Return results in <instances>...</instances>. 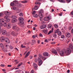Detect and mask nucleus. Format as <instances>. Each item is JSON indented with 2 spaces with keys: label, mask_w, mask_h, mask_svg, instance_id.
<instances>
[{
  "label": "nucleus",
  "mask_w": 73,
  "mask_h": 73,
  "mask_svg": "<svg viewBox=\"0 0 73 73\" xmlns=\"http://www.w3.org/2000/svg\"><path fill=\"white\" fill-rule=\"evenodd\" d=\"M19 21H20V23H19V24L20 25V26L21 27H23L24 26V23L23 21L24 20V18L22 17H20L19 18Z\"/></svg>",
  "instance_id": "f03ea898"
},
{
  "label": "nucleus",
  "mask_w": 73,
  "mask_h": 73,
  "mask_svg": "<svg viewBox=\"0 0 73 73\" xmlns=\"http://www.w3.org/2000/svg\"><path fill=\"white\" fill-rule=\"evenodd\" d=\"M10 5L11 6H13V7H15L16 6V5H17V4L14 3L12 2L11 3Z\"/></svg>",
  "instance_id": "ddd939ff"
},
{
  "label": "nucleus",
  "mask_w": 73,
  "mask_h": 73,
  "mask_svg": "<svg viewBox=\"0 0 73 73\" xmlns=\"http://www.w3.org/2000/svg\"><path fill=\"white\" fill-rule=\"evenodd\" d=\"M13 10H18V8H17L16 7H14L13 8Z\"/></svg>",
  "instance_id": "7c9ffc66"
},
{
  "label": "nucleus",
  "mask_w": 73,
  "mask_h": 73,
  "mask_svg": "<svg viewBox=\"0 0 73 73\" xmlns=\"http://www.w3.org/2000/svg\"><path fill=\"white\" fill-rule=\"evenodd\" d=\"M37 61L38 62V65L39 66H41V64H42V63L41 60L40 59V58H37Z\"/></svg>",
  "instance_id": "20e7f679"
},
{
  "label": "nucleus",
  "mask_w": 73,
  "mask_h": 73,
  "mask_svg": "<svg viewBox=\"0 0 73 73\" xmlns=\"http://www.w3.org/2000/svg\"><path fill=\"white\" fill-rule=\"evenodd\" d=\"M6 22H8L10 21V19H7L5 20Z\"/></svg>",
  "instance_id": "473e14b6"
},
{
  "label": "nucleus",
  "mask_w": 73,
  "mask_h": 73,
  "mask_svg": "<svg viewBox=\"0 0 73 73\" xmlns=\"http://www.w3.org/2000/svg\"><path fill=\"white\" fill-rule=\"evenodd\" d=\"M13 29H14L15 31L17 32H18L20 30V28L16 26H13Z\"/></svg>",
  "instance_id": "7ed1b4c3"
},
{
  "label": "nucleus",
  "mask_w": 73,
  "mask_h": 73,
  "mask_svg": "<svg viewBox=\"0 0 73 73\" xmlns=\"http://www.w3.org/2000/svg\"><path fill=\"white\" fill-rule=\"evenodd\" d=\"M38 8V6H35L34 7V10H37Z\"/></svg>",
  "instance_id": "393cba45"
},
{
  "label": "nucleus",
  "mask_w": 73,
  "mask_h": 73,
  "mask_svg": "<svg viewBox=\"0 0 73 73\" xmlns=\"http://www.w3.org/2000/svg\"><path fill=\"white\" fill-rule=\"evenodd\" d=\"M55 44V42H51V44Z\"/></svg>",
  "instance_id": "a18cd8bd"
},
{
  "label": "nucleus",
  "mask_w": 73,
  "mask_h": 73,
  "mask_svg": "<svg viewBox=\"0 0 73 73\" xmlns=\"http://www.w3.org/2000/svg\"><path fill=\"white\" fill-rule=\"evenodd\" d=\"M30 52H27V54H26V56H25V58H26L28 57L29 56V55H30Z\"/></svg>",
  "instance_id": "2eb2a0df"
},
{
  "label": "nucleus",
  "mask_w": 73,
  "mask_h": 73,
  "mask_svg": "<svg viewBox=\"0 0 73 73\" xmlns=\"http://www.w3.org/2000/svg\"><path fill=\"white\" fill-rule=\"evenodd\" d=\"M39 36H40L41 37H42L43 36V35H42V34L40 33L39 34Z\"/></svg>",
  "instance_id": "de8ad7c7"
},
{
  "label": "nucleus",
  "mask_w": 73,
  "mask_h": 73,
  "mask_svg": "<svg viewBox=\"0 0 73 73\" xmlns=\"http://www.w3.org/2000/svg\"><path fill=\"white\" fill-rule=\"evenodd\" d=\"M19 15L20 16H23V14L22 13H21L19 14Z\"/></svg>",
  "instance_id": "13d9d810"
},
{
  "label": "nucleus",
  "mask_w": 73,
  "mask_h": 73,
  "mask_svg": "<svg viewBox=\"0 0 73 73\" xmlns=\"http://www.w3.org/2000/svg\"><path fill=\"white\" fill-rule=\"evenodd\" d=\"M33 68H37V65L35 63H33Z\"/></svg>",
  "instance_id": "4468645a"
},
{
  "label": "nucleus",
  "mask_w": 73,
  "mask_h": 73,
  "mask_svg": "<svg viewBox=\"0 0 73 73\" xmlns=\"http://www.w3.org/2000/svg\"><path fill=\"white\" fill-rule=\"evenodd\" d=\"M23 2H24V3H27V2H28V1L26 0H25Z\"/></svg>",
  "instance_id": "603ef678"
},
{
  "label": "nucleus",
  "mask_w": 73,
  "mask_h": 73,
  "mask_svg": "<svg viewBox=\"0 0 73 73\" xmlns=\"http://www.w3.org/2000/svg\"><path fill=\"white\" fill-rule=\"evenodd\" d=\"M43 13V10H42V9H41L39 11V14H41L42 13Z\"/></svg>",
  "instance_id": "a211bd4d"
},
{
  "label": "nucleus",
  "mask_w": 73,
  "mask_h": 73,
  "mask_svg": "<svg viewBox=\"0 0 73 73\" xmlns=\"http://www.w3.org/2000/svg\"><path fill=\"white\" fill-rule=\"evenodd\" d=\"M11 18L13 19H15L16 18H17V17L15 15H13L11 17Z\"/></svg>",
  "instance_id": "b1692460"
},
{
  "label": "nucleus",
  "mask_w": 73,
  "mask_h": 73,
  "mask_svg": "<svg viewBox=\"0 0 73 73\" xmlns=\"http://www.w3.org/2000/svg\"><path fill=\"white\" fill-rule=\"evenodd\" d=\"M43 20L44 21H46V17H45L44 19H43Z\"/></svg>",
  "instance_id": "338daca9"
},
{
  "label": "nucleus",
  "mask_w": 73,
  "mask_h": 73,
  "mask_svg": "<svg viewBox=\"0 0 73 73\" xmlns=\"http://www.w3.org/2000/svg\"><path fill=\"white\" fill-rule=\"evenodd\" d=\"M38 16L39 18H42L43 17V15L41 14H38Z\"/></svg>",
  "instance_id": "4be33fe9"
},
{
  "label": "nucleus",
  "mask_w": 73,
  "mask_h": 73,
  "mask_svg": "<svg viewBox=\"0 0 73 73\" xmlns=\"http://www.w3.org/2000/svg\"><path fill=\"white\" fill-rule=\"evenodd\" d=\"M11 35L13 36H16L17 35L16 33L14 31L11 32Z\"/></svg>",
  "instance_id": "0eeeda50"
},
{
  "label": "nucleus",
  "mask_w": 73,
  "mask_h": 73,
  "mask_svg": "<svg viewBox=\"0 0 73 73\" xmlns=\"http://www.w3.org/2000/svg\"><path fill=\"white\" fill-rule=\"evenodd\" d=\"M21 47L22 48H25V46H23V45H21Z\"/></svg>",
  "instance_id": "5fc2aeb1"
},
{
  "label": "nucleus",
  "mask_w": 73,
  "mask_h": 73,
  "mask_svg": "<svg viewBox=\"0 0 73 73\" xmlns=\"http://www.w3.org/2000/svg\"><path fill=\"white\" fill-rule=\"evenodd\" d=\"M2 15H3V13H0V17H2Z\"/></svg>",
  "instance_id": "052dcab7"
},
{
  "label": "nucleus",
  "mask_w": 73,
  "mask_h": 73,
  "mask_svg": "<svg viewBox=\"0 0 73 73\" xmlns=\"http://www.w3.org/2000/svg\"><path fill=\"white\" fill-rule=\"evenodd\" d=\"M3 26V24L1 23H0V27H2Z\"/></svg>",
  "instance_id": "69168bd1"
},
{
  "label": "nucleus",
  "mask_w": 73,
  "mask_h": 73,
  "mask_svg": "<svg viewBox=\"0 0 73 73\" xmlns=\"http://www.w3.org/2000/svg\"><path fill=\"white\" fill-rule=\"evenodd\" d=\"M8 29H9L10 28V27H11V24L10 23L8 24V25L7 26Z\"/></svg>",
  "instance_id": "cd10ccee"
},
{
  "label": "nucleus",
  "mask_w": 73,
  "mask_h": 73,
  "mask_svg": "<svg viewBox=\"0 0 73 73\" xmlns=\"http://www.w3.org/2000/svg\"><path fill=\"white\" fill-rule=\"evenodd\" d=\"M48 56H49L48 53L46 52V58H48Z\"/></svg>",
  "instance_id": "a878e982"
},
{
  "label": "nucleus",
  "mask_w": 73,
  "mask_h": 73,
  "mask_svg": "<svg viewBox=\"0 0 73 73\" xmlns=\"http://www.w3.org/2000/svg\"><path fill=\"white\" fill-rule=\"evenodd\" d=\"M32 37L33 39H35L36 38V36L33 35V36Z\"/></svg>",
  "instance_id": "6e6d98bb"
},
{
  "label": "nucleus",
  "mask_w": 73,
  "mask_h": 73,
  "mask_svg": "<svg viewBox=\"0 0 73 73\" xmlns=\"http://www.w3.org/2000/svg\"><path fill=\"white\" fill-rule=\"evenodd\" d=\"M60 31H59V29H58L56 30V31H55V33H57L58 32H59Z\"/></svg>",
  "instance_id": "a19ab883"
},
{
  "label": "nucleus",
  "mask_w": 73,
  "mask_h": 73,
  "mask_svg": "<svg viewBox=\"0 0 73 73\" xmlns=\"http://www.w3.org/2000/svg\"><path fill=\"white\" fill-rule=\"evenodd\" d=\"M6 33H7L6 31L5 30H3L2 32V33L3 35H5L6 34Z\"/></svg>",
  "instance_id": "dca6fc26"
},
{
  "label": "nucleus",
  "mask_w": 73,
  "mask_h": 73,
  "mask_svg": "<svg viewBox=\"0 0 73 73\" xmlns=\"http://www.w3.org/2000/svg\"><path fill=\"white\" fill-rule=\"evenodd\" d=\"M5 20L3 19H0V23H3L4 22Z\"/></svg>",
  "instance_id": "aec40b11"
},
{
  "label": "nucleus",
  "mask_w": 73,
  "mask_h": 73,
  "mask_svg": "<svg viewBox=\"0 0 73 73\" xmlns=\"http://www.w3.org/2000/svg\"><path fill=\"white\" fill-rule=\"evenodd\" d=\"M66 36L67 37L69 38L70 37V33H66Z\"/></svg>",
  "instance_id": "9d476101"
},
{
  "label": "nucleus",
  "mask_w": 73,
  "mask_h": 73,
  "mask_svg": "<svg viewBox=\"0 0 73 73\" xmlns=\"http://www.w3.org/2000/svg\"><path fill=\"white\" fill-rule=\"evenodd\" d=\"M34 73V71H33V70H32L31 71V73Z\"/></svg>",
  "instance_id": "e2e57ef3"
},
{
  "label": "nucleus",
  "mask_w": 73,
  "mask_h": 73,
  "mask_svg": "<svg viewBox=\"0 0 73 73\" xmlns=\"http://www.w3.org/2000/svg\"><path fill=\"white\" fill-rule=\"evenodd\" d=\"M3 25H4V27H6V26H7V23H4Z\"/></svg>",
  "instance_id": "49530a36"
},
{
  "label": "nucleus",
  "mask_w": 73,
  "mask_h": 73,
  "mask_svg": "<svg viewBox=\"0 0 73 73\" xmlns=\"http://www.w3.org/2000/svg\"><path fill=\"white\" fill-rule=\"evenodd\" d=\"M35 4H40V2H36L35 3Z\"/></svg>",
  "instance_id": "c03bdc74"
},
{
  "label": "nucleus",
  "mask_w": 73,
  "mask_h": 73,
  "mask_svg": "<svg viewBox=\"0 0 73 73\" xmlns=\"http://www.w3.org/2000/svg\"><path fill=\"white\" fill-rule=\"evenodd\" d=\"M71 50L73 52V46L72 44L69 45V48H67L66 50L63 49L62 51L60 52V55L61 56L64 55L68 56L71 53Z\"/></svg>",
  "instance_id": "f257e3e1"
},
{
  "label": "nucleus",
  "mask_w": 73,
  "mask_h": 73,
  "mask_svg": "<svg viewBox=\"0 0 73 73\" xmlns=\"http://www.w3.org/2000/svg\"><path fill=\"white\" fill-rule=\"evenodd\" d=\"M6 40L5 41V42H7V43H9L10 42V40L8 39V38H6Z\"/></svg>",
  "instance_id": "6ab92c4d"
},
{
  "label": "nucleus",
  "mask_w": 73,
  "mask_h": 73,
  "mask_svg": "<svg viewBox=\"0 0 73 73\" xmlns=\"http://www.w3.org/2000/svg\"><path fill=\"white\" fill-rule=\"evenodd\" d=\"M58 1L60 3H65V1L64 0H58Z\"/></svg>",
  "instance_id": "f3484780"
},
{
  "label": "nucleus",
  "mask_w": 73,
  "mask_h": 73,
  "mask_svg": "<svg viewBox=\"0 0 73 73\" xmlns=\"http://www.w3.org/2000/svg\"><path fill=\"white\" fill-rule=\"evenodd\" d=\"M71 33L73 34V29H72V30H71Z\"/></svg>",
  "instance_id": "774afa93"
},
{
  "label": "nucleus",
  "mask_w": 73,
  "mask_h": 73,
  "mask_svg": "<svg viewBox=\"0 0 73 73\" xmlns=\"http://www.w3.org/2000/svg\"><path fill=\"white\" fill-rule=\"evenodd\" d=\"M51 30H52V31L50 30L49 31V32H48L47 35H49L50 34V33H51L53 32V29L52 28V29H51Z\"/></svg>",
  "instance_id": "412c9836"
},
{
  "label": "nucleus",
  "mask_w": 73,
  "mask_h": 73,
  "mask_svg": "<svg viewBox=\"0 0 73 73\" xmlns=\"http://www.w3.org/2000/svg\"><path fill=\"white\" fill-rule=\"evenodd\" d=\"M57 33V34L59 36L61 35V33L60 31H59Z\"/></svg>",
  "instance_id": "72a5a7b5"
},
{
  "label": "nucleus",
  "mask_w": 73,
  "mask_h": 73,
  "mask_svg": "<svg viewBox=\"0 0 73 73\" xmlns=\"http://www.w3.org/2000/svg\"><path fill=\"white\" fill-rule=\"evenodd\" d=\"M36 13V11H33V12L32 14L33 15L35 14Z\"/></svg>",
  "instance_id": "8fccbe9b"
},
{
  "label": "nucleus",
  "mask_w": 73,
  "mask_h": 73,
  "mask_svg": "<svg viewBox=\"0 0 73 73\" xmlns=\"http://www.w3.org/2000/svg\"><path fill=\"white\" fill-rule=\"evenodd\" d=\"M6 40V38H5L4 37H1L0 38V41L1 42H3L5 40Z\"/></svg>",
  "instance_id": "423d86ee"
},
{
  "label": "nucleus",
  "mask_w": 73,
  "mask_h": 73,
  "mask_svg": "<svg viewBox=\"0 0 73 73\" xmlns=\"http://www.w3.org/2000/svg\"><path fill=\"white\" fill-rule=\"evenodd\" d=\"M51 52H52L54 54H55L56 55L57 54V51L56 50H52V51H51Z\"/></svg>",
  "instance_id": "1a4fd4ad"
},
{
  "label": "nucleus",
  "mask_w": 73,
  "mask_h": 73,
  "mask_svg": "<svg viewBox=\"0 0 73 73\" xmlns=\"http://www.w3.org/2000/svg\"><path fill=\"white\" fill-rule=\"evenodd\" d=\"M38 56H39V57L40 58H42V59L43 60H44L46 59V58L45 57H42V55H40V54H39L38 55Z\"/></svg>",
  "instance_id": "f8f14e48"
},
{
  "label": "nucleus",
  "mask_w": 73,
  "mask_h": 73,
  "mask_svg": "<svg viewBox=\"0 0 73 73\" xmlns=\"http://www.w3.org/2000/svg\"><path fill=\"white\" fill-rule=\"evenodd\" d=\"M66 1L69 3L71 1V0H66Z\"/></svg>",
  "instance_id": "09e8293b"
},
{
  "label": "nucleus",
  "mask_w": 73,
  "mask_h": 73,
  "mask_svg": "<svg viewBox=\"0 0 73 73\" xmlns=\"http://www.w3.org/2000/svg\"><path fill=\"white\" fill-rule=\"evenodd\" d=\"M14 4H16L18 5L19 4V3L17 1H13V3Z\"/></svg>",
  "instance_id": "5701e85b"
},
{
  "label": "nucleus",
  "mask_w": 73,
  "mask_h": 73,
  "mask_svg": "<svg viewBox=\"0 0 73 73\" xmlns=\"http://www.w3.org/2000/svg\"><path fill=\"white\" fill-rule=\"evenodd\" d=\"M67 73H70V70H67Z\"/></svg>",
  "instance_id": "0e129e2a"
},
{
  "label": "nucleus",
  "mask_w": 73,
  "mask_h": 73,
  "mask_svg": "<svg viewBox=\"0 0 73 73\" xmlns=\"http://www.w3.org/2000/svg\"><path fill=\"white\" fill-rule=\"evenodd\" d=\"M22 65V63H19V65H18V66H17V67H19L20 66Z\"/></svg>",
  "instance_id": "c9c22d12"
},
{
  "label": "nucleus",
  "mask_w": 73,
  "mask_h": 73,
  "mask_svg": "<svg viewBox=\"0 0 73 73\" xmlns=\"http://www.w3.org/2000/svg\"><path fill=\"white\" fill-rule=\"evenodd\" d=\"M9 13V12L8 11H5L4 12V14L5 15H7V14Z\"/></svg>",
  "instance_id": "58836bf2"
},
{
  "label": "nucleus",
  "mask_w": 73,
  "mask_h": 73,
  "mask_svg": "<svg viewBox=\"0 0 73 73\" xmlns=\"http://www.w3.org/2000/svg\"><path fill=\"white\" fill-rule=\"evenodd\" d=\"M43 55L44 56H45L46 55V53L44 52L43 53Z\"/></svg>",
  "instance_id": "3c124183"
},
{
  "label": "nucleus",
  "mask_w": 73,
  "mask_h": 73,
  "mask_svg": "<svg viewBox=\"0 0 73 73\" xmlns=\"http://www.w3.org/2000/svg\"><path fill=\"white\" fill-rule=\"evenodd\" d=\"M53 37L56 38L57 36L56 34H53L52 35Z\"/></svg>",
  "instance_id": "2f4dec72"
},
{
  "label": "nucleus",
  "mask_w": 73,
  "mask_h": 73,
  "mask_svg": "<svg viewBox=\"0 0 73 73\" xmlns=\"http://www.w3.org/2000/svg\"><path fill=\"white\" fill-rule=\"evenodd\" d=\"M10 49H13V46H10Z\"/></svg>",
  "instance_id": "4d7b16f0"
},
{
  "label": "nucleus",
  "mask_w": 73,
  "mask_h": 73,
  "mask_svg": "<svg viewBox=\"0 0 73 73\" xmlns=\"http://www.w3.org/2000/svg\"><path fill=\"white\" fill-rule=\"evenodd\" d=\"M17 6L18 7H22V4H19V5H18Z\"/></svg>",
  "instance_id": "f704fd0d"
},
{
  "label": "nucleus",
  "mask_w": 73,
  "mask_h": 73,
  "mask_svg": "<svg viewBox=\"0 0 73 73\" xmlns=\"http://www.w3.org/2000/svg\"><path fill=\"white\" fill-rule=\"evenodd\" d=\"M10 14H11V13H7V15H10Z\"/></svg>",
  "instance_id": "bf43d9fd"
},
{
  "label": "nucleus",
  "mask_w": 73,
  "mask_h": 73,
  "mask_svg": "<svg viewBox=\"0 0 73 73\" xmlns=\"http://www.w3.org/2000/svg\"><path fill=\"white\" fill-rule=\"evenodd\" d=\"M17 21V19H12V22L13 23H16Z\"/></svg>",
  "instance_id": "6e6552de"
},
{
  "label": "nucleus",
  "mask_w": 73,
  "mask_h": 73,
  "mask_svg": "<svg viewBox=\"0 0 73 73\" xmlns=\"http://www.w3.org/2000/svg\"><path fill=\"white\" fill-rule=\"evenodd\" d=\"M61 38H64L65 36L64 35H61Z\"/></svg>",
  "instance_id": "4c0bfd02"
},
{
  "label": "nucleus",
  "mask_w": 73,
  "mask_h": 73,
  "mask_svg": "<svg viewBox=\"0 0 73 73\" xmlns=\"http://www.w3.org/2000/svg\"><path fill=\"white\" fill-rule=\"evenodd\" d=\"M31 41L32 42H33V43H36V41L35 40H32Z\"/></svg>",
  "instance_id": "e433bc0d"
},
{
  "label": "nucleus",
  "mask_w": 73,
  "mask_h": 73,
  "mask_svg": "<svg viewBox=\"0 0 73 73\" xmlns=\"http://www.w3.org/2000/svg\"><path fill=\"white\" fill-rule=\"evenodd\" d=\"M72 29V28L71 27H68V29L69 30H71V29Z\"/></svg>",
  "instance_id": "864d4df0"
},
{
  "label": "nucleus",
  "mask_w": 73,
  "mask_h": 73,
  "mask_svg": "<svg viewBox=\"0 0 73 73\" xmlns=\"http://www.w3.org/2000/svg\"><path fill=\"white\" fill-rule=\"evenodd\" d=\"M52 25H51V24H49L48 25L47 27L48 28H51V27H52Z\"/></svg>",
  "instance_id": "c85d7f7f"
},
{
  "label": "nucleus",
  "mask_w": 73,
  "mask_h": 73,
  "mask_svg": "<svg viewBox=\"0 0 73 73\" xmlns=\"http://www.w3.org/2000/svg\"><path fill=\"white\" fill-rule=\"evenodd\" d=\"M0 47H1V48H2L3 49H4V47L2 43L0 44Z\"/></svg>",
  "instance_id": "c756f323"
},
{
  "label": "nucleus",
  "mask_w": 73,
  "mask_h": 73,
  "mask_svg": "<svg viewBox=\"0 0 73 73\" xmlns=\"http://www.w3.org/2000/svg\"><path fill=\"white\" fill-rule=\"evenodd\" d=\"M54 27L55 28H57L58 27V25L56 24H55L54 25Z\"/></svg>",
  "instance_id": "ea45409f"
},
{
  "label": "nucleus",
  "mask_w": 73,
  "mask_h": 73,
  "mask_svg": "<svg viewBox=\"0 0 73 73\" xmlns=\"http://www.w3.org/2000/svg\"><path fill=\"white\" fill-rule=\"evenodd\" d=\"M43 33L46 34V30H43Z\"/></svg>",
  "instance_id": "79ce46f5"
},
{
  "label": "nucleus",
  "mask_w": 73,
  "mask_h": 73,
  "mask_svg": "<svg viewBox=\"0 0 73 73\" xmlns=\"http://www.w3.org/2000/svg\"><path fill=\"white\" fill-rule=\"evenodd\" d=\"M8 17V16H5L4 18L5 19H8L7 18Z\"/></svg>",
  "instance_id": "37998d69"
},
{
  "label": "nucleus",
  "mask_w": 73,
  "mask_h": 73,
  "mask_svg": "<svg viewBox=\"0 0 73 73\" xmlns=\"http://www.w3.org/2000/svg\"><path fill=\"white\" fill-rule=\"evenodd\" d=\"M51 19V15L50 14H49L48 15V16L47 17L46 19V21H48L47 23L49 22V20H50Z\"/></svg>",
  "instance_id": "39448f33"
},
{
  "label": "nucleus",
  "mask_w": 73,
  "mask_h": 73,
  "mask_svg": "<svg viewBox=\"0 0 73 73\" xmlns=\"http://www.w3.org/2000/svg\"><path fill=\"white\" fill-rule=\"evenodd\" d=\"M1 66H2V67H4L5 66L4 65H3V64H1L0 65Z\"/></svg>",
  "instance_id": "680f3d73"
},
{
  "label": "nucleus",
  "mask_w": 73,
  "mask_h": 73,
  "mask_svg": "<svg viewBox=\"0 0 73 73\" xmlns=\"http://www.w3.org/2000/svg\"><path fill=\"white\" fill-rule=\"evenodd\" d=\"M33 15V17H34L37 18V17H38V15H37V14H34Z\"/></svg>",
  "instance_id": "bb28decb"
},
{
  "label": "nucleus",
  "mask_w": 73,
  "mask_h": 73,
  "mask_svg": "<svg viewBox=\"0 0 73 73\" xmlns=\"http://www.w3.org/2000/svg\"><path fill=\"white\" fill-rule=\"evenodd\" d=\"M46 26L45 25H42L40 26V28L41 29H43L45 28Z\"/></svg>",
  "instance_id": "9b49d317"
}]
</instances>
